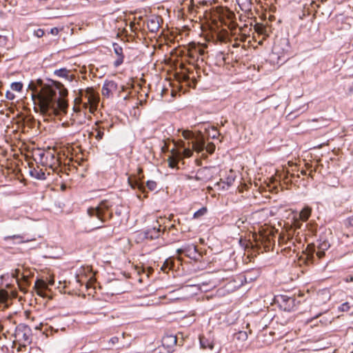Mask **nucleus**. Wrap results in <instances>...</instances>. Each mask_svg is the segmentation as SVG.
Returning a JSON list of instances; mask_svg holds the SVG:
<instances>
[{
	"label": "nucleus",
	"mask_w": 353,
	"mask_h": 353,
	"mask_svg": "<svg viewBox=\"0 0 353 353\" xmlns=\"http://www.w3.org/2000/svg\"><path fill=\"white\" fill-rule=\"evenodd\" d=\"M123 62V56L118 57L117 60L114 63L115 67H118Z\"/></svg>",
	"instance_id": "nucleus-33"
},
{
	"label": "nucleus",
	"mask_w": 353,
	"mask_h": 353,
	"mask_svg": "<svg viewBox=\"0 0 353 353\" xmlns=\"http://www.w3.org/2000/svg\"><path fill=\"white\" fill-rule=\"evenodd\" d=\"M348 225L353 227V216L348 219Z\"/></svg>",
	"instance_id": "nucleus-39"
},
{
	"label": "nucleus",
	"mask_w": 353,
	"mask_h": 353,
	"mask_svg": "<svg viewBox=\"0 0 353 353\" xmlns=\"http://www.w3.org/2000/svg\"><path fill=\"white\" fill-rule=\"evenodd\" d=\"M59 29L57 28H52L51 30H50V34H53V35H57L59 34Z\"/></svg>",
	"instance_id": "nucleus-36"
},
{
	"label": "nucleus",
	"mask_w": 353,
	"mask_h": 353,
	"mask_svg": "<svg viewBox=\"0 0 353 353\" xmlns=\"http://www.w3.org/2000/svg\"><path fill=\"white\" fill-rule=\"evenodd\" d=\"M211 130L212 133L211 134L210 132H209V135L211 136L212 139L217 138L218 136L220 135L219 132L217 131V129L215 127H212Z\"/></svg>",
	"instance_id": "nucleus-27"
},
{
	"label": "nucleus",
	"mask_w": 353,
	"mask_h": 353,
	"mask_svg": "<svg viewBox=\"0 0 353 353\" xmlns=\"http://www.w3.org/2000/svg\"><path fill=\"white\" fill-rule=\"evenodd\" d=\"M44 34V30L43 29H37L34 32V35L38 38L42 37Z\"/></svg>",
	"instance_id": "nucleus-29"
},
{
	"label": "nucleus",
	"mask_w": 353,
	"mask_h": 353,
	"mask_svg": "<svg viewBox=\"0 0 353 353\" xmlns=\"http://www.w3.org/2000/svg\"><path fill=\"white\" fill-rule=\"evenodd\" d=\"M177 338L173 334H165L162 339V347L165 349L166 353H170L175 347Z\"/></svg>",
	"instance_id": "nucleus-8"
},
{
	"label": "nucleus",
	"mask_w": 353,
	"mask_h": 353,
	"mask_svg": "<svg viewBox=\"0 0 353 353\" xmlns=\"http://www.w3.org/2000/svg\"><path fill=\"white\" fill-rule=\"evenodd\" d=\"M284 240V236H282L280 238V241H283Z\"/></svg>",
	"instance_id": "nucleus-50"
},
{
	"label": "nucleus",
	"mask_w": 353,
	"mask_h": 353,
	"mask_svg": "<svg viewBox=\"0 0 353 353\" xmlns=\"http://www.w3.org/2000/svg\"><path fill=\"white\" fill-rule=\"evenodd\" d=\"M182 136L188 142L180 141L176 143L177 149L171 150L172 156L168 159V165L171 168H176L179 160L191 157L193 151L200 152L204 149L205 142L201 135H196L190 130H183Z\"/></svg>",
	"instance_id": "nucleus-2"
},
{
	"label": "nucleus",
	"mask_w": 353,
	"mask_h": 353,
	"mask_svg": "<svg viewBox=\"0 0 353 353\" xmlns=\"http://www.w3.org/2000/svg\"><path fill=\"white\" fill-rule=\"evenodd\" d=\"M272 238L273 236L271 234V232L268 234L264 232L259 234V240L261 241L262 243H264L265 246H268L266 243H270Z\"/></svg>",
	"instance_id": "nucleus-13"
},
{
	"label": "nucleus",
	"mask_w": 353,
	"mask_h": 353,
	"mask_svg": "<svg viewBox=\"0 0 353 353\" xmlns=\"http://www.w3.org/2000/svg\"><path fill=\"white\" fill-rule=\"evenodd\" d=\"M35 287L38 290V292H37L38 294L40 296H43L41 290L47 288V285H46V282L43 281V280H37L35 283Z\"/></svg>",
	"instance_id": "nucleus-18"
},
{
	"label": "nucleus",
	"mask_w": 353,
	"mask_h": 353,
	"mask_svg": "<svg viewBox=\"0 0 353 353\" xmlns=\"http://www.w3.org/2000/svg\"><path fill=\"white\" fill-rule=\"evenodd\" d=\"M247 38V36L245 34H243L240 39L241 41L244 42L245 41Z\"/></svg>",
	"instance_id": "nucleus-43"
},
{
	"label": "nucleus",
	"mask_w": 353,
	"mask_h": 353,
	"mask_svg": "<svg viewBox=\"0 0 353 353\" xmlns=\"http://www.w3.org/2000/svg\"><path fill=\"white\" fill-rule=\"evenodd\" d=\"M153 271L152 268H149L147 272H145L146 276L149 277L150 274Z\"/></svg>",
	"instance_id": "nucleus-41"
},
{
	"label": "nucleus",
	"mask_w": 353,
	"mask_h": 353,
	"mask_svg": "<svg viewBox=\"0 0 353 353\" xmlns=\"http://www.w3.org/2000/svg\"><path fill=\"white\" fill-rule=\"evenodd\" d=\"M128 183L130 185V187L133 189L137 188L139 190H140L142 192H145V187L139 181H133L131 180L130 178H128Z\"/></svg>",
	"instance_id": "nucleus-16"
},
{
	"label": "nucleus",
	"mask_w": 353,
	"mask_h": 353,
	"mask_svg": "<svg viewBox=\"0 0 353 353\" xmlns=\"http://www.w3.org/2000/svg\"><path fill=\"white\" fill-rule=\"evenodd\" d=\"M301 174L302 175H305V174H306V171H305V170H302V171L301 172Z\"/></svg>",
	"instance_id": "nucleus-48"
},
{
	"label": "nucleus",
	"mask_w": 353,
	"mask_h": 353,
	"mask_svg": "<svg viewBox=\"0 0 353 353\" xmlns=\"http://www.w3.org/2000/svg\"><path fill=\"white\" fill-rule=\"evenodd\" d=\"M330 247V244L327 240L320 239L317 241V245L309 244L306 248L307 255L312 256L314 253L319 259H322L325 256V251L328 250Z\"/></svg>",
	"instance_id": "nucleus-5"
},
{
	"label": "nucleus",
	"mask_w": 353,
	"mask_h": 353,
	"mask_svg": "<svg viewBox=\"0 0 353 353\" xmlns=\"http://www.w3.org/2000/svg\"><path fill=\"white\" fill-rule=\"evenodd\" d=\"M142 172V169L141 168H138V174H140Z\"/></svg>",
	"instance_id": "nucleus-47"
},
{
	"label": "nucleus",
	"mask_w": 353,
	"mask_h": 353,
	"mask_svg": "<svg viewBox=\"0 0 353 353\" xmlns=\"http://www.w3.org/2000/svg\"><path fill=\"white\" fill-rule=\"evenodd\" d=\"M118 341H119V338H118V337H117V336H114V337H112V338H111V339H110V342L112 345H114V344L117 343H118Z\"/></svg>",
	"instance_id": "nucleus-37"
},
{
	"label": "nucleus",
	"mask_w": 353,
	"mask_h": 353,
	"mask_svg": "<svg viewBox=\"0 0 353 353\" xmlns=\"http://www.w3.org/2000/svg\"><path fill=\"white\" fill-rule=\"evenodd\" d=\"M248 337V334L245 331H239L236 334V338L237 340H240L242 341H246Z\"/></svg>",
	"instance_id": "nucleus-21"
},
{
	"label": "nucleus",
	"mask_w": 353,
	"mask_h": 353,
	"mask_svg": "<svg viewBox=\"0 0 353 353\" xmlns=\"http://www.w3.org/2000/svg\"><path fill=\"white\" fill-rule=\"evenodd\" d=\"M4 240L6 241H10L11 240H17V243H19L29 241L28 240H24L21 235L6 236L4 237Z\"/></svg>",
	"instance_id": "nucleus-17"
},
{
	"label": "nucleus",
	"mask_w": 353,
	"mask_h": 353,
	"mask_svg": "<svg viewBox=\"0 0 353 353\" xmlns=\"http://www.w3.org/2000/svg\"><path fill=\"white\" fill-rule=\"evenodd\" d=\"M184 252V250H183V249H178V250H177V253H178V254H181V253H182V252Z\"/></svg>",
	"instance_id": "nucleus-46"
},
{
	"label": "nucleus",
	"mask_w": 353,
	"mask_h": 353,
	"mask_svg": "<svg viewBox=\"0 0 353 353\" xmlns=\"http://www.w3.org/2000/svg\"><path fill=\"white\" fill-rule=\"evenodd\" d=\"M54 74L58 77L63 78L65 80L71 82L74 79V75L70 74V70L66 68H61L55 70Z\"/></svg>",
	"instance_id": "nucleus-10"
},
{
	"label": "nucleus",
	"mask_w": 353,
	"mask_h": 353,
	"mask_svg": "<svg viewBox=\"0 0 353 353\" xmlns=\"http://www.w3.org/2000/svg\"><path fill=\"white\" fill-rule=\"evenodd\" d=\"M49 283H50V285H53L54 284V281L53 280L52 281H50Z\"/></svg>",
	"instance_id": "nucleus-49"
},
{
	"label": "nucleus",
	"mask_w": 353,
	"mask_h": 353,
	"mask_svg": "<svg viewBox=\"0 0 353 353\" xmlns=\"http://www.w3.org/2000/svg\"><path fill=\"white\" fill-rule=\"evenodd\" d=\"M23 84L21 82H14L11 84L12 90L20 92L22 90Z\"/></svg>",
	"instance_id": "nucleus-24"
},
{
	"label": "nucleus",
	"mask_w": 353,
	"mask_h": 353,
	"mask_svg": "<svg viewBox=\"0 0 353 353\" xmlns=\"http://www.w3.org/2000/svg\"><path fill=\"white\" fill-rule=\"evenodd\" d=\"M97 134L95 135V139L97 140L102 139L104 135L103 131L100 129H97Z\"/></svg>",
	"instance_id": "nucleus-30"
},
{
	"label": "nucleus",
	"mask_w": 353,
	"mask_h": 353,
	"mask_svg": "<svg viewBox=\"0 0 353 353\" xmlns=\"http://www.w3.org/2000/svg\"><path fill=\"white\" fill-rule=\"evenodd\" d=\"M259 43L260 45H261V44L263 43V41H259Z\"/></svg>",
	"instance_id": "nucleus-54"
},
{
	"label": "nucleus",
	"mask_w": 353,
	"mask_h": 353,
	"mask_svg": "<svg viewBox=\"0 0 353 353\" xmlns=\"http://www.w3.org/2000/svg\"><path fill=\"white\" fill-rule=\"evenodd\" d=\"M320 322L323 325H327L332 322V318L331 317H325L323 316Z\"/></svg>",
	"instance_id": "nucleus-31"
},
{
	"label": "nucleus",
	"mask_w": 353,
	"mask_h": 353,
	"mask_svg": "<svg viewBox=\"0 0 353 353\" xmlns=\"http://www.w3.org/2000/svg\"><path fill=\"white\" fill-rule=\"evenodd\" d=\"M39 85L30 82L28 88L32 91V98L39 109L41 114L46 115H57L61 112H65L68 108L65 97L68 96V90L63 85L58 81L54 84L59 90V97L57 96L56 91L49 85L43 86L41 81H38Z\"/></svg>",
	"instance_id": "nucleus-1"
},
{
	"label": "nucleus",
	"mask_w": 353,
	"mask_h": 353,
	"mask_svg": "<svg viewBox=\"0 0 353 353\" xmlns=\"http://www.w3.org/2000/svg\"><path fill=\"white\" fill-rule=\"evenodd\" d=\"M161 19L159 17L153 16L148 21L147 26L150 31L156 32L160 28Z\"/></svg>",
	"instance_id": "nucleus-11"
},
{
	"label": "nucleus",
	"mask_w": 353,
	"mask_h": 353,
	"mask_svg": "<svg viewBox=\"0 0 353 353\" xmlns=\"http://www.w3.org/2000/svg\"><path fill=\"white\" fill-rule=\"evenodd\" d=\"M199 52H200L201 54L203 53V50H200Z\"/></svg>",
	"instance_id": "nucleus-52"
},
{
	"label": "nucleus",
	"mask_w": 353,
	"mask_h": 353,
	"mask_svg": "<svg viewBox=\"0 0 353 353\" xmlns=\"http://www.w3.org/2000/svg\"><path fill=\"white\" fill-rule=\"evenodd\" d=\"M200 339V343L201 346L203 349H210L212 350L214 347V343L212 341H210L209 340L206 339L205 338L201 336L199 338Z\"/></svg>",
	"instance_id": "nucleus-15"
},
{
	"label": "nucleus",
	"mask_w": 353,
	"mask_h": 353,
	"mask_svg": "<svg viewBox=\"0 0 353 353\" xmlns=\"http://www.w3.org/2000/svg\"><path fill=\"white\" fill-rule=\"evenodd\" d=\"M214 0H201L200 3H202L203 4H206L208 3H211Z\"/></svg>",
	"instance_id": "nucleus-42"
},
{
	"label": "nucleus",
	"mask_w": 353,
	"mask_h": 353,
	"mask_svg": "<svg viewBox=\"0 0 353 353\" xmlns=\"http://www.w3.org/2000/svg\"><path fill=\"white\" fill-rule=\"evenodd\" d=\"M256 30L257 32L262 34L263 31V28L262 27H257L256 28Z\"/></svg>",
	"instance_id": "nucleus-40"
},
{
	"label": "nucleus",
	"mask_w": 353,
	"mask_h": 353,
	"mask_svg": "<svg viewBox=\"0 0 353 353\" xmlns=\"http://www.w3.org/2000/svg\"><path fill=\"white\" fill-rule=\"evenodd\" d=\"M312 171H311V172L309 174L310 177H312Z\"/></svg>",
	"instance_id": "nucleus-51"
},
{
	"label": "nucleus",
	"mask_w": 353,
	"mask_h": 353,
	"mask_svg": "<svg viewBox=\"0 0 353 353\" xmlns=\"http://www.w3.org/2000/svg\"><path fill=\"white\" fill-rule=\"evenodd\" d=\"M114 52L115 54L118 56V57H120V56H123V50H122V48L119 46H117L114 47Z\"/></svg>",
	"instance_id": "nucleus-32"
},
{
	"label": "nucleus",
	"mask_w": 353,
	"mask_h": 353,
	"mask_svg": "<svg viewBox=\"0 0 353 353\" xmlns=\"http://www.w3.org/2000/svg\"><path fill=\"white\" fill-rule=\"evenodd\" d=\"M30 174L32 177L39 180H44L46 179L45 172L41 169H34L30 171Z\"/></svg>",
	"instance_id": "nucleus-14"
},
{
	"label": "nucleus",
	"mask_w": 353,
	"mask_h": 353,
	"mask_svg": "<svg viewBox=\"0 0 353 353\" xmlns=\"http://www.w3.org/2000/svg\"><path fill=\"white\" fill-rule=\"evenodd\" d=\"M350 308V306L349 305V303L345 302L339 307V310L341 312H346L348 311Z\"/></svg>",
	"instance_id": "nucleus-26"
},
{
	"label": "nucleus",
	"mask_w": 353,
	"mask_h": 353,
	"mask_svg": "<svg viewBox=\"0 0 353 353\" xmlns=\"http://www.w3.org/2000/svg\"><path fill=\"white\" fill-rule=\"evenodd\" d=\"M207 190H208V192L210 194V193H211V191L212 190V187H210V186H208V187L207 188Z\"/></svg>",
	"instance_id": "nucleus-45"
},
{
	"label": "nucleus",
	"mask_w": 353,
	"mask_h": 353,
	"mask_svg": "<svg viewBox=\"0 0 353 353\" xmlns=\"http://www.w3.org/2000/svg\"><path fill=\"white\" fill-rule=\"evenodd\" d=\"M113 85V82L105 83L102 88V94L108 97L110 93V87H112Z\"/></svg>",
	"instance_id": "nucleus-20"
},
{
	"label": "nucleus",
	"mask_w": 353,
	"mask_h": 353,
	"mask_svg": "<svg viewBox=\"0 0 353 353\" xmlns=\"http://www.w3.org/2000/svg\"><path fill=\"white\" fill-rule=\"evenodd\" d=\"M134 25V23H130V26H131V28H132V26H133Z\"/></svg>",
	"instance_id": "nucleus-53"
},
{
	"label": "nucleus",
	"mask_w": 353,
	"mask_h": 353,
	"mask_svg": "<svg viewBox=\"0 0 353 353\" xmlns=\"http://www.w3.org/2000/svg\"><path fill=\"white\" fill-rule=\"evenodd\" d=\"M116 283H117L116 282H112L109 284V289H108V293L113 295L115 294H120L122 292L121 288H113Z\"/></svg>",
	"instance_id": "nucleus-19"
},
{
	"label": "nucleus",
	"mask_w": 353,
	"mask_h": 353,
	"mask_svg": "<svg viewBox=\"0 0 353 353\" xmlns=\"http://www.w3.org/2000/svg\"><path fill=\"white\" fill-rule=\"evenodd\" d=\"M312 213V208L309 206L304 207L300 212L299 217L301 221H307Z\"/></svg>",
	"instance_id": "nucleus-12"
},
{
	"label": "nucleus",
	"mask_w": 353,
	"mask_h": 353,
	"mask_svg": "<svg viewBox=\"0 0 353 353\" xmlns=\"http://www.w3.org/2000/svg\"><path fill=\"white\" fill-rule=\"evenodd\" d=\"M345 281L346 282H349V281H353V276H350V279L347 278L345 279Z\"/></svg>",
	"instance_id": "nucleus-44"
},
{
	"label": "nucleus",
	"mask_w": 353,
	"mask_h": 353,
	"mask_svg": "<svg viewBox=\"0 0 353 353\" xmlns=\"http://www.w3.org/2000/svg\"><path fill=\"white\" fill-rule=\"evenodd\" d=\"M79 94V97L74 99V110L77 112L81 111V108L83 110L89 108L90 112L94 113L97 109L99 101L98 94L92 88L80 90Z\"/></svg>",
	"instance_id": "nucleus-4"
},
{
	"label": "nucleus",
	"mask_w": 353,
	"mask_h": 353,
	"mask_svg": "<svg viewBox=\"0 0 353 353\" xmlns=\"http://www.w3.org/2000/svg\"><path fill=\"white\" fill-rule=\"evenodd\" d=\"M172 267V261L170 259H166L163 263V265L161 268V270L163 271H166L167 270H170Z\"/></svg>",
	"instance_id": "nucleus-23"
},
{
	"label": "nucleus",
	"mask_w": 353,
	"mask_h": 353,
	"mask_svg": "<svg viewBox=\"0 0 353 353\" xmlns=\"http://www.w3.org/2000/svg\"><path fill=\"white\" fill-rule=\"evenodd\" d=\"M6 299V296L3 292H0V301L1 302H5Z\"/></svg>",
	"instance_id": "nucleus-38"
},
{
	"label": "nucleus",
	"mask_w": 353,
	"mask_h": 353,
	"mask_svg": "<svg viewBox=\"0 0 353 353\" xmlns=\"http://www.w3.org/2000/svg\"><path fill=\"white\" fill-rule=\"evenodd\" d=\"M193 286L197 288L198 289L199 288L196 285H194Z\"/></svg>",
	"instance_id": "nucleus-55"
},
{
	"label": "nucleus",
	"mask_w": 353,
	"mask_h": 353,
	"mask_svg": "<svg viewBox=\"0 0 353 353\" xmlns=\"http://www.w3.org/2000/svg\"><path fill=\"white\" fill-rule=\"evenodd\" d=\"M163 220V218L160 217L157 220L156 223L153 225L152 228L148 230V231L145 232L146 238L153 239H157L160 236L161 232V223Z\"/></svg>",
	"instance_id": "nucleus-9"
},
{
	"label": "nucleus",
	"mask_w": 353,
	"mask_h": 353,
	"mask_svg": "<svg viewBox=\"0 0 353 353\" xmlns=\"http://www.w3.org/2000/svg\"><path fill=\"white\" fill-rule=\"evenodd\" d=\"M206 150L210 154H212L215 150V145L212 143H208L206 146Z\"/></svg>",
	"instance_id": "nucleus-28"
},
{
	"label": "nucleus",
	"mask_w": 353,
	"mask_h": 353,
	"mask_svg": "<svg viewBox=\"0 0 353 353\" xmlns=\"http://www.w3.org/2000/svg\"><path fill=\"white\" fill-rule=\"evenodd\" d=\"M321 316V313L318 314L314 317H313V318H312L310 319L307 320L306 323L308 324V323H313L314 321H315Z\"/></svg>",
	"instance_id": "nucleus-35"
},
{
	"label": "nucleus",
	"mask_w": 353,
	"mask_h": 353,
	"mask_svg": "<svg viewBox=\"0 0 353 353\" xmlns=\"http://www.w3.org/2000/svg\"><path fill=\"white\" fill-rule=\"evenodd\" d=\"M146 185L150 190H154L157 188V183L154 181H148Z\"/></svg>",
	"instance_id": "nucleus-25"
},
{
	"label": "nucleus",
	"mask_w": 353,
	"mask_h": 353,
	"mask_svg": "<svg viewBox=\"0 0 353 353\" xmlns=\"http://www.w3.org/2000/svg\"><path fill=\"white\" fill-rule=\"evenodd\" d=\"M90 225L98 229L103 227V224L112 216L108 201H103L96 207H90L87 210Z\"/></svg>",
	"instance_id": "nucleus-3"
},
{
	"label": "nucleus",
	"mask_w": 353,
	"mask_h": 353,
	"mask_svg": "<svg viewBox=\"0 0 353 353\" xmlns=\"http://www.w3.org/2000/svg\"><path fill=\"white\" fill-rule=\"evenodd\" d=\"M142 272H143V273H145V270H144V269H142Z\"/></svg>",
	"instance_id": "nucleus-56"
},
{
	"label": "nucleus",
	"mask_w": 353,
	"mask_h": 353,
	"mask_svg": "<svg viewBox=\"0 0 353 353\" xmlns=\"http://www.w3.org/2000/svg\"><path fill=\"white\" fill-rule=\"evenodd\" d=\"M216 172V169L214 167L203 168L197 172L195 179L208 181L213 178Z\"/></svg>",
	"instance_id": "nucleus-7"
},
{
	"label": "nucleus",
	"mask_w": 353,
	"mask_h": 353,
	"mask_svg": "<svg viewBox=\"0 0 353 353\" xmlns=\"http://www.w3.org/2000/svg\"><path fill=\"white\" fill-rule=\"evenodd\" d=\"M220 181L216 183L220 189L227 190L230 186L232 185L235 180L236 175L232 170L229 171H221L220 172Z\"/></svg>",
	"instance_id": "nucleus-6"
},
{
	"label": "nucleus",
	"mask_w": 353,
	"mask_h": 353,
	"mask_svg": "<svg viewBox=\"0 0 353 353\" xmlns=\"http://www.w3.org/2000/svg\"><path fill=\"white\" fill-rule=\"evenodd\" d=\"M207 211H208V210L205 207L201 208V209H199V210H197L196 212H194V214L193 215L194 219L200 218L201 216L205 214Z\"/></svg>",
	"instance_id": "nucleus-22"
},
{
	"label": "nucleus",
	"mask_w": 353,
	"mask_h": 353,
	"mask_svg": "<svg viewBox=\"0 0 353 353\" xmlns=\"http://www.w3.org/2000/svg\"><path fill=\"white\" fill-rule=\"evenodd\" d=\"M245 223V220L243 219V218H241V219H239L236 223H235V225L236 227H238L239 228H240L241 227V225Z\"/></svg>",
	"instance_id": "nucleus-34"
}]
</instances>
